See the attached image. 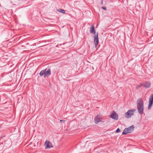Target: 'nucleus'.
<instances>
[{
  "label": "nucleus",
  "instance_id": "f3484780",
  "mask_svg": "<svg viewBox=\"0 0 153 153\" xmlns=\"http://www.w3.org/2000/svg\"><path fill=\"white\" fill-rule=\"evenodd\" d=\"M120 131V130L119 128H117V129L116 130V133H118Z\"/></svg>",
  "mask_w": 153,
  "mask_h": 153
},
{
  "label": "nucleus",
  "instance_id": "dca6fc26",
  "mask_svg": "<svg viewBox=\"0 0 153 153\" xmlns=\"http://www.w3.org/2000/svg\"><path fill=\"white\" fill-rule=\"evenodd\" d=\"M142 85H143L142 83H140V84L138 85L136 87V88L137 89L138 88L140 87Z\"/></svg>",
  "mask_w": 153,
  "mask_h": 153
},
{
  "label": "nucleus",
  "instance_id": "6ab92c4d",
  "mask_svg": "<svg viewBox=\"0 0 153 153\" xmlns=\"http://www.w3.org/2000/svg\"><path fill=\"white\" fill-rule=\"evenodd\" d=\"M100 4L101 5L103 4V0H101Z\"/></svg>",
  "mask_w": 153,
  "mask_h": 153
},
{
  "label": "nucleus",
  "instance_id": "f03ea898",
  "mask_svg": "<svg viewBox=\"0 0 153 153\" xmlns=\"http://www.w3.org/2000/svg\"><path fill=\"white\" fill-rule=\"evenodd\" d=\"M135 110H133L131 109L128 110V111L125 114V117L127 118H130L133 114Z\"/></svg>",
  "mask_w": 153,
  "mask_h": 153
},
{
  "label": "nucleus",
  "instance_id": "412c9836",
  "mask_svg": "<svg viewBox=\"0 0 153 153\" xmlns=\"http://www.w3.org/2000/svg\"><path fill=\"white\" fill-rule=\"evenodd\" d=\"M44 74V77H45L47 76H48L47 75H45V74Z\"/></svg>",
  "mask_w": 153,
  "mask_h": 153
},
{
  "label": "nucleus",
  "instance_id": "39448f33",
  "mask_svg": "<svg viewBox=\"0 0 153 153\" xmlns=\"http://www.w3.org/2000/svg\"><path fill=\"white\" fill-rule=\"evenodd\" d=\"M110 117L115 120H117L118 119V115L114 111H113V112L111 114Z\"/></svg>",
  "mask_w": 153,
  "mask_h": 153
},
{
  "label": "nucleus",
  "instance_id": "a211bd4d",
  "mask_svg": "<svg viewBox=\"0 0 153 153\" xmlns=\"http://www.w3.org/2000/svg\"><path fill=\"white\" fill-rule=\"evenodd\" d=\"M101 8L105 10H107L106 7L105 6H102L101 7Z\"/></svg>",
  "mask_w": 153,
  "mask_h": 153
},
{
  "label": "nucleus",
  "instance_id": "f8f14e48",
  "mask_svg": "<svg viewBox=\"0 0 153 153\" xmlns=\"http://www.w3.org/2000/svg\"><path fill=\"white\" fill-rule=\"evenodd\" d=\"M130 133L127 128H125L122 133V134H126Z\"/></svg>",
  "mask_w": 153,
  "mask_h": 153
},
{
  "label": "nucleus",
  "instance_id": "4be33fe9",
  "mask_svg": "<svg viewBox=\"0 0 153 153\" xmlns=\"http://www.w3.org/2000/svg\"><path fill=\"white\" fill-rule=\"evenodd\" d=\"M100 152H98V153H100Z\"/></svg>",
  "mask_w": 153,
  "mask_h": 153
},
{
  "label": "nucleus",
  "instance_id": "9d476101",
  "mask_svg": "<svg viewBox=\"0 0 153 153\" xmlns=\"http://www.w3.org/2000/svg\"><path fill=\"white\" fill-rule=\"evenodd\" d=\"M151 84L150 82H147L143 85V86L146 88H148L150 86Z\"/></svg>",
  "mask_w": 153,
  "mask_h": 153
},
{
  "label": "nucleus",
  "instance_id": "7ed1b4c3",
  "mask_svg": "<svg viewBox=\"0 0 153 153\" xmlns=\"http://www.w3.org/2000/svg\"><path fill=\"white\" fill-rule=\"evenodd\" d=\"M98 35V33H97L93 37L94 38V46L95 48H97L99 43Z\"/></svg>",
  "mask_w": 153,
  "mask_h": 153
},
{
  "label": "nucleus",
  "instance_id": "f257e3e1",
  "mask_svg": "<svg viewBox=\"0 0 153 153\" xmlns=\"http://www.w3.org/2000/svg\"><path fill=\"white\" fill-rule=\"evenodd\" d=\"M137 105L139 113L140 114H142L143 113L144 102L141 98H139L137 100Z\"/></svg>",
  "mask_w": 153,
  "mask_h": 153
},
{
  "label": "nucleus",
  "instance_id": "0eeeda50",
  "mask_svg": "<svg viewBox=\"0 0 153 153\" xmlns=\"http://www.w3.org/2000/svg\"><path fill=\"white\" fill-rule=\"evenodd\" d=\"M45 149L50 148L53 147L51 143L49 141H46L45 143Z\"/></svg>",
  "mask_w": 153,
  "mask_h": 153
},
{
  "label": "nucleus",
  "instance_id": "423d86ee",
  "mask_svg": "<svg viewBox=\"0 0 153 153\" xmlns=\"http://www.w3.org/2000/svg\"><path fill=\"white\" fill-rule=\"evenodd\" d=\"M90 32L92 34H94V35L96 34V32L94 26V25H92L90 28Z\"/></svg>",
  "mask_w": 153,
  "mask_h": 153
},
{
  "label": "nucleus",
  "instance_id": "ddd939ff",
  "mask_svg": "<svg viewBox=\"0 0 153 153\" xmlns=\"http://www.w3.org/2000/svg\"><path fill=\"white\" fill-rule=\"evenodd\" d=\"M47 69L42 70L39 73V75L41 76H43L45 74V72L46 71Z\"/></svg>",
  "mask_w": 153,
  "mask_h": 153
},
{
  "label": "nucleus",
  "instance_id": "6e6552de",
  "mask_svg": "<svg viewBox=\"0 0 153 153\" xmlns=\"http://www.w3.org/2000/svg\"><path fill=\"white\" fill-rule=\"evenodd\" d=\"M94 121L95 123L97 124L101 121V118L100 116L97 115L94 118Z\"/></svg>",
  "mask_w": 153,
  "mask_h": 153
},
{
  "label": "nucleus",
  "instance_id": "20e7f679",
  "mask_svg": "<svg viewBox=\"0 0 153 153\" xmlns=\"http://www.w3.org/2000/svg\"><path fill=\"white\" fill-rule=\"evenodd\" d=\"M153 104V94H152L149 99V104L148 109L150 110Z\"/></svg>",
  "mask_w": 153,
  "mask_h": 153
},
{
  "label": "nucleus",
  "instance_id": "aec40b11",
  "mask_svg": "<svg viewBox=\"0 0 153 153\" xmlns=\"http://www.w3.org/2000/svg\"><path fill=\"white\" fill-rule=\"evenodd\" d=\"M65 121V120H60V122L61 123H62V122H64Z\"/></svg>",
  "mask_w": 153,
  "mask_h": 153
},
{
  "label": "nucleus",
  "instance_id": "2eb2a0df",
  "mask_svg": "<svg viewBox=\"0 0 153 153\" xmlns=\"http://www.w3.org/2000/svg\"><path fill=\"white\" fill-rule=\"evenodd\" d=\"M57 11L60 12L64 14H65V10L63 9H59L57 10Z\"/></svg>",
  "mask_w": 153,
  "mask_h": 153
},
{
  "label": "nucleus",
  "instance_id": "4468645a",
  "mask_svg": "<svg viewBox=\"0 0 153 153\" xmlns=\"http://www.w3.org/2000/svg\"><path fill=\"white\" fill-rule=\"evenodd\" d=\"M51 74V70L50 69H49L46 71L45 72V75H47L48 76Z\"/></svg>",
  "mask_w": 153,
  "mask_h": 153
},
{
  "label": "nucleus",
  "instance_id": "1a4fd4ad",
  "mask_svg": "<svg viewBox=\"0 0 153 153\" xmlns=\"http://www.w3.org/2000/svg\"><path fill=\"white\" fill-rule=\"evenodd\" d=\"M134 125H132L129 127L127 128V129H128V131L130 133H131L134 130Z\"/></svg>",
  "mask_w": 153,
  "mask_h": 153
},
{
  "label": "nucleus",
  "instance_id": "9b49d317",
  "mask_svg": "<svg viewBox=\"0 0 153 153\" xmlns=\"http://www.w3.org/2000/svg\"><path fill=\"white\" fill-rule=\"evenodd\" d=\"M130 133L127 128H125L122 133V134H126Z\"/></svg>",
  "mask_w": 153,
  "mask_h": 153
}]
</instances>
